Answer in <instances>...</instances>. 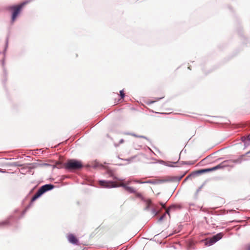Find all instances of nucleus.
I'll return each mask as SVG.
<instances>
[{"mask_svg": "<svg viewBox=\"0 0 250 250\" xmlns=\"http://www.w3.org/2000/svg\"><path fill=\"white\" fill-rule=\"evenodd\" d=\"M83 167L82 162L75 159L69 160L63 165L64 168L71 171L80 169Z\"/></svg>", "mask_w": 250, "mask_h": 250, "instance_id": "1", "label": "nucleus"}, {"mask_svg": "<svg viewBox=\"0 0 250 250\" xmlns=\"http://www.w3.org/2000/svg\"><path fill=\"white\" fill-rule=\"evenodd\" d=\"M27 3V2H23L19 5L9 6V10L12 11L11 22L13 23L18 15L20 14L21 9Z\"/></svg>", "mask_w": 250, "mask_h": 250, "instance_id": "2", "label": "nucleus"}, {"mask_svg": "<svg viewBox=\"0 0 250 250\" xmlns=\"http://www.w3.org/2000/svg\"><path fill=\"white\" fill-rule=\"evenodd\" d=\"M234 165L233 163L232 160H226L222 162L220 164L218 165L217 166L214 167H213L210 168H207L202 170L204 172H208V171H212L215 170H217L218 169L220 168H223L226 167H233Z\"/></svg>", "mask_w": 250, "mask_h": 250, "instance_id": "3", "label": "nucleus"}, {"mask_svg": "<svg viewBox=\"0 0 250 250\" xmlns=\"http://www.w3.org/2000/svg\"><path fill=\"white\" fill-rule=\"evenodd\" d=\"M53 188L54 186L53 185L49 184L45 185L41 187L32 197L31 202L35 201L44 192L52 189Z\"/></svg>", "mask_w": 250, "mask_h": 250, "instance_id": "4", "label": "nucleus"}, {"mask_svg": "<svg viewBox=\"0 0 250 250\" xmlns=\"http://www.w3.org/2000/svg\"><path fill=\"white\" fill-rule=\"evenodd\" d=\"M99 183L100 186L104 188H111L119 187V184L113 181L101 180L99 181Z\"/></svg>", "mask_w": 250, "mask_h": 250, "instance_id": "5", "label": "nucleus"}, {"mask_svg": "<svg viewBox=\"0 0 250 250\" xmlns=\"http://www.w3.org/2000/svg\"><path fill=\"white\" fill-rule=\"evenodd\" d=\"M222 236L223 235L222 233H219L215 235H214L211 238L207 239L206 242V245L210 246L212 245L220 240L222 237Z\"/></svg>", "mask_w": 250, "mask_h": 250, "instance_id": "6", "label": "nucleus"}, {"mask_svg": "<svg viewBox=\"0 0 250 250\" xmlns=\"http://www.w3.org/2000/svg\"><path fill=\"white\" fill-rule=\"evenodd\" d=\"M119 186L123 187L126 191H127V192H128L129 193H135L136 190L134 188L127 186L126 184H124L123 183H120V184H119Z\"/></svg>", "mask_w": 250, "mask_h": 250, "instance_id": "7", "label": "nucleus"}, {"mask_svg": "<svg viewBox=\"0 0 250 250\" xmlns=\"http://www.w3.org/2000/svg\"><path fill=\"white\" fill-rule=\"evenodd\" d=\"M67 239L69 242L74 244H77L78 242V240L76 237L72 234H69L67 235Z\"/></svg>", "mask_w": 250, "mask_h": 250, "instance_id": "8", "label": "nucleus"}, {"mask_svg": "<svg viewBox=\"0 0 250 250\" xmlns=\"http://www.w3.org/2000/svg\"><path fill=\"white\" fill-rule=\"evenodd\" d=\"M166 181L164 180H149L145 181V183L151 184H159L165 182Z\"/></svg>", "mask_w": 250, "mask_h": 250, "instance_id": "9", "label": "nucleus"}, {"mask_svg": "<svg viewBox=\"0 0 250 250\" xmlns=\"http://www.w3.org/2000/svg\"><path fill=\"white\" fill-rule=\"evenodd\" d=\"M245 155H241L239 156L237 159L235 160H232L233 163L234 164H240L244 160V157Z\"/></svg>", "mask_w": 250, "mask_h": 250, "instance_id": "10", "label": "nucleus"}, {"mask_svg": "<svg viewBox=\"0 0 250 250\" xmlns=\"http://www.w3.org/2000/svg\"><path fill=\"white\" fill-rule=\"evenodd\" d=\"M9 224L8 220H6L4 221L1 222L0 223V226L6 225Z\"/></svg>", "mask_w": 250, "mask_h": 250, "instance_id": "11", "label": "nucleus"}, {"mask_svg": "<svg viewBox=\"0 0 250 250\" xmlns=\"http://www.w3.org/2000/svg\"><path fill=\"white\" fill-rule=\"evenodd\" d=\"M135 194L136 197L142 198L143 197V195L141 193L137 192L136 190H135V193H134Z\"/></svg>", "mask_w": 250, "mask_h": 250, "instance_id": "12", "label": "nucleus"}, {"mask_svg": "<svg viewBox=\"0 0 250 250\" xmlns=\"http://www.w3.org/2000/svg\"><path fill=\"white\" fill-rule=\"evenodd\" d=\"M120 96L121 97V98L122 99H123L124 98V97H125V93H124V91L123 90L120 91Z\"/></svg>", "mask_w": 250, "mask_h": 250, "instance_id": "13", "label": "nucleus"}, {"mask_svg": "<svg viewBox=\"0 0 250 250\" xmlns=\"http://www.w3.org/2000/svg\"><path fill=\"white\" fill-rule=\"evenodd\" d=\"M135 182L137 183H139V184H145V181H142L140 180L135 181Z\"/></svg>", "mask_w": 250, "mask_h": 250, "instance_id": "14", "label": "nucleus"}, {"mask_svg": "<svg viewBox=\"0 0 250 250\" xmlns=\"http://www.w3.org/2000/svg\"><path fill=\"white\" fill-rule=\"evenodd\" d=\"M165 216H166V214H163V215H162V216L160 218V219H159V221H161V220H162L163 219V218L165 217Z\"/></svg>", "mask_w": 250, "mask_h": 250, "instance_id": "15", "label": "nucleus"}, {"mask_svg": "<svg viewBox=\"0 0 250 250\" xmlns=\"http://www.w3.org/2000/svg\"><path fill=\"white\" fill-rule=\"evenodd\" d=\"M246 250H250V244L247 246L246 247Z\"/></svg>", "mask_w": 250, "mask_h": 250, "instance_id": "16", "label": "nucleus"}, {"mask_svg": "<svg viewBox=\"0 0 250 250\" xmlns=\"http://www.w3.org/2000/svg\"><path fill=\"white\" fill-rule=\"evenodd\" d=\"M138 137H140V138H145L146 139V138L145 136H138Z\"/></svg>", "mask_w": 250, "mask_h": 250, "instance_id": "17", "label": "nucleus"}, {"mask_svg": "<svg viewBox=\"0 0 250 250\" xmlns=\"http://www.w3.org/2000/svg\"><path fill=\"white\" fill-rule=\"evenodd\" d=\"M166 213H167L169 215V209H167L166 210Z\"/></svg>", "mask_w": 250, "mask_h": 250, "instance_id": "18", "label": "nucleus"}, {"mask_svg": "<svg viewBox=\"0 0 250 250\" xmlns=\"http://www.w3.org/2000/svg\"><path fill=\"white\" fill-rule=\"evenodd\" d=\"M161 205L162 206V207H163V208H166V207H165V205H164V204H162V203H161Z\"/></svg>", "mask_w": 250, "mask_h": 250, "instance_id": "19", "label": "nucleus"}, {"mask_svg": "<svg viewBox=\"0 0 250 250\" xmlns=\"http://www.w3.org/2000/svg\"><path fill=\"white\" fill-rule=\"evenodd\" d=\"M247 138L249 140H250V135L247 137Z\"/></svg>", "mask_w": 250, "mask_h": 250, "instance_id": "20", "label": "nucleus"}, {"mask_svg": "<svg viewBox=\"0 0 250 250\" xmlns=\"http://www.w3.org/2000/svg\"><path fill=\"white\" fill-rule=\"evenodd\" d=\"M59 165V164H57V165H56V167H57L58 168L60 167L59 166H57V165Z\"/></svg>", "mask_w": 250, "mask_h": 250, "instance_id": "21", "label": "nucleus"}, {"mask_svg": "<svg viewBox=\"0 0 250 250\" xmlns=\"http://www.w3.org/2000/svg\"><path fill=\"white\" fill-rule=\"evenodd\" d=\"M249 153H250V150L249 152H248L247 153V154H249Z\"/></svg>", "mask_w": 250, "mask_h": 250, "instance_id": "22", "label": "nucleus"}, {"mask_svg": "<svg viewBox=\"0 0 250 250\" xmlns=\"http://www.w3.org/2000/svg\"><path fill=\"white\" fill-rule=\"evenodd\" d=\"M188 178V177H186V178L185 179V180H186Z\"/></svg>", "mask_w": 250, "mask_h": 250, "instance_id": "23", "label": "nucleus"}]
</instances>
